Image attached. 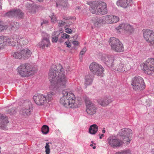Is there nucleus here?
Segmentation results:
<instances>
[{
	"label": "nucleus",
	"mask_w": 154,
	"mask_h": 154,
	"mask_svg": "<svg viewBox=\"0 0 154 154\" xmlns=\"http://www.w3.org/2000/svg\"><path fill=\"white\" fill-rule=\"evenodd\" d=\"M62 94L63 96L60 100V104L67 108H74L79 107L78 101L75 100V95L69 89L63 90Z\"/></svg>",
	"instance_id": "nucleus-1"
},
{
	"label": "nucleus",
	"mask_w": 154,
	"mask_h": 154,
	"mask_svg": "<svg viewBox=\"0 0 154 154\" xmlns=\"http://www.w3.org/2000/svg\"><path fill=\"white\" fill-rule=\"evenodd\" d=\"M87 4L90 6L89 10L93 14L101 15L107 12L106 4L102 1H91L87 2Z\"/></svg>",
	"instance_id": "nucleus-2"
},
{
	"label": "nucleus",
	"mask_w": 154,
	"mask_h": 154,
	"mask_svg": "<svg viewBox=\"0 0 154 154\" xmlns=\"http://www.w3.org/2000/svg\"><path fill=\"white\" fill-rule=\"evenodd\" d=\"M58 67H59L60 69L57 72L58 74L57 79L54 85L53 86L54 88L52 89H51L57 91H59L61 88L65 87L66 86L68 79L65 74V72L62 66L59 65Z\"/></svg>",
	"instance_id": "nucleus-3"
},
{
	"label": "nucleus",
	"mask_w": 154,
	"mask_h": 154,
	"mask_svg": "<svg viewBox=\"0 0 154 154\" xmlns=\"http://www.w3.org/2000/svg\"><path fill=\"white\" fill-rule=\"evenodd\" d=\"M17 72L21 76L32 75L35 72L32 66L29 63H21L17 69Z\"/></svg>",
	"instance_id": "nucleus-4"
},
{
	"label": "nucleus",
	"mask_w": 154,
	"mask_h": 154,
	"mask_svg": "<svg viewBox=\"0 0 154 154\" xmlns=\"http://www.w3.org/2000/svg\"><path fill=\"white\" fill-rule=\"evenodd\" d=\"M54 94V93L51 92L48 93L46 96L42 94H39L34 96L33 99L37 104L38 105H43L44 103L51 100Z\"/></svg>",
	"instance_id": "nucleus-5"
},
{
	"label": "nucleus",
	"mask_w": 154,
	"mask_h": 154,
	"mask_svg": "<svg viewBox=\"0 0 154 154\" xmlns=\"http://www.w3.org/2000/svg\"><path fill=\"white\" fill-rule=\"evenodd\" d=\"M141 68L145 73L148 75L152 74L154 72V59H148L142 63Z\"/></svg>",
	"instance_id": "nucleus-6"
},
{
	"label": "nucleus",
	"mask_w": 154,
	"mask_h": 154,
	"mask_svg": "<svg viewBox=\"0 0 154 154\" xmlns=\"http://www.w3.org/2000/svg\"><path fill=\"white\" fill-rule=\"evenodd\" d=\"M32 54L31 51L28 48L15 52L13 53V57L16 59L27 60L29 58Z\"/></svg>",
	"instance_id": "nucleus-7"
},
{
	"label": "nucleus",
	"mask_w": 154,
	"mask_h": 154,
	"mask_svg": "<svg viewBox=\"0 0 154 154\" xmlns=\"http://www.w3.org/2000/svg\"><path fill=\"white\" fill-rule=\"evenodd\" d=\"M131 85L133 89L135 90H142L145 87L143 79L140 76L137 75L132 78Z\"/></svg>",
	"instance_id": "nucleus-8"
},
{
	"label": "nucleus",
	"mask_w": 154,
	"mask_h": 154,
	"mask_svg": "<svg viewBox=\"0 0 154 154\" xmlns=\"http://www.w3.org/2000/svg\"><path fill=\"white\" fill-rule=\"evenodd\" d=\"M110 44L111 49L118 52H122L124 51V48L122 44L117 38L112 37L110 38Z\"/></svg>",
	"instance_id": "nucleus-9"
},
{
	"label": "nucleus",
	"mask_w": 154,
	"mask_h": 154,
	"mask_svg": "<svg viewBox=\"0 0 154 154\" xmlns=\"http://www.w3.org/2000/svg\"><path fill=\"white\" fill-rule=\"evenodd\" d=\"M59 65L56 66L55 65L52 66L49 71L48 74V78L51 82V85L49 86V88L51 89H52L54 88L53 86L54 85L55 83L56 82L57 78L56 76L58 70L60 69L59 67H58Z\"/></svg>",
	"instance_id": "nucleus-10"
},
{
	"label": "nucleus",
	"mask_w": 154,
	"mask_h": 154,
	"mask_svg": "<svg viewBox=\"0 0 154 154\" xmlns=\"http://www.w3.org/2000/svg\"><path fill=\"white\" fill-rule=\"evenodd\" d=\"M132 131L130 129L128 128L122 129L119 132V135L123 139L124 142L126 144H129L131 141V134Z\"/></svg>",
	"instance_id": "nucleus-11"
},
{
	"label": "nucleus",
	"mask_w": 154,
	"mask_h": 154,
	"mask_svg": "<svg viewBox=\"0 0 154 154\" xmlns=\"http://www.w3.org/2000/svg\"><path fill=\"white\" fill-rule=\"evenodd\" d=\"M107 142L108 145L113 148L119 147L122 146L123 143L122 140L112 135L108 137Z\"/></svg>",
	"instance_id": "nucleus-12"
},
{
	"label": "nucleus",
	"mask_w": 154,
	"mask_h": 154,
	"mask_svg": "<svg viewBox=\"0 0 154 154\" xmlns=\"http://www.w3.org/2000/svg\"><path fill=\"white\" fill-rule=\"evenodd\" d=\"M90 70L97 75H100L103 72L104 68L102 66L95 62L92 63L90 66Z\"/></svg>",
	"instance_id": "nucleus-13"
},
{
	"label": "nucleus",
	"mask_w": 154,
	"mask_h": 154,
	"mask_svg": "<svg viewBox=\"0 0 154 154\" xmlns=\"http://www.w3.org/2000/svg\"><path fill=\"white\" fill-rule=\"evenodd\" d=\"M143 36L145 40L151 44L154 45V31L151 30L144 31Z\"/></svg>",
	"instance_id": "nucleus-14"
},
{
	"label": "nucleus",
	"mask_w": 154,
	"mask_h": 154,
	"mask_svg": "<svg viewBox=\"0 0 154 154\" xmlns=\"http://www.w3.org/2000/svg\"><path fill=\"white\" fill-rule=\"evenodd\" d=\"M85 102L87 106L86 111L87 113L90 115H93L96 112L97 108L95 105L90 101L88 98L85 99Z\"/></svg>",
	"instance_id": "nucleus-15"
},
{
	"label": "nucleus",
	"mask_w": 154,
	"mask_h": 154,
	"mask_svg": "<svg viewBox=\"0 0 154 154\" xmlns=\"http://www.w3.org/2000/svg\"><path fill=\"white\" fill-rule=\"evenodd\" d=\"M130 69L129 65L128 63L123 60H121L119 63L117 64L115 70L116 71L123 72L127 71Z\"/></svg>",
	"instance_id": "nucleus-16"
},
{
	"label": "nucleus",
	"mask_w": 154,
	"mask_h": 154,
	"mask_svg": "<svg viewBox=\"0 0 154 154\" xmlns=\"http://www.w3.org/2000/svg\"><path fill=\"white\" fill-rule=\"evenodd\" d=\"M23 15V14L19 9H13L7 12L5 14V16L13 17H18L22 18Z\"/></svg>",
	"instance_id": "nucleus-17"
},
{
	"label": "nucleus",
	"mask_w": 154,
	"mask_h": 154,
	"mask_svg": "<svg viewBox=\"0 0 154 154\" xmlns=\"http://www.w3.org/2000/svg\"><path fill=\"white\" fill-rule=\"evenodd\" d=\"M104 23L112 24L117 22L119 20L118 17L110 15L103 16Z\"/></svg>",
	"instance_id": "nucleus-18"
},
{
	"label": "nucleus",
	"mask_w": 154,
	"mask_h": 154,
	"mask_svg": "<svg viewBox=\"0 0 154 154\" xmlns=\"http://www.w3.org/2000/svg\"><path fill=\"white\" fill-rule=\"evenodd\" d=\"M45 37H43L42 40L38 44V46L39 48L42 49L45 48V47H48L50 45V42L49 40V35L47 33H45Z\"/></svg>",
	"instance_id": "nucleus-19"
},
{
	"label": "nucleus",
	"mask_w": 154,
	"mask_h": 154,
	"mask_svg": "<svg viewBox=\"0 0 154 154\" xmlns=\"http://www.w3.org/2000/svg\"><path fill=\"white\" fill-rule=\"evenodd\" d=\"M101 60L108 66L113 67V58L111 56L103 55L101 57Z\"/></svg>",
	"instance_id": "nucleus-20"
},
{
	"label": "nucleus",
	"mask_w": 154,
	"mask_h": 154,
	"mask_svg": "<svg viewBox=\"0 0 154 154\" xmlns=\"http://www.w3.org/2000/svg\"><path fill=\"white\" fill-rule=\"evenodd\" d=\"M56 6L60 10L63 8L64 9L66 8L69 6V5L67 0H57L56 3Z\"/></svg>",
	"instance_id": "nucleus-21"
},
{
	"label": "nucleus",
	"mask_w": 154,
	"mask_h": 154,
	"mask_svg": "<svg viewBox=\"0 0 154 154\" xmlns=\"http://www.w3.org/2000/svg\"><path fill=\"white\" fill-rule=\"evenodd\" d=\"M113 100L110 97H108L99 99L98 102V103L101 106H105L108 105Z\"/></svg>",
	"instance_id": "nucleus-22"
},
{
	"label": "nucleus",
	"mask_w": 154,
	"mask_h": 154,
	"mask_svg": "<svg viewBox=\"0 0 154 154\" xmlns=\"http://www.w3.org/2000/svg\"><path fill=\"white\" fill-rule=\"evenodd\" d=\"M8 118L2 114H0V128L5 129L6 125L8 123Z\"/></svg>",
	"instance_id": "nucleus-23"
},
{
	"label": "nucleus",
	"mask_w": 154,
	"mask_h": 154,
	"mask_svg": "<svg viewBox=\"0 0 154 154\" xmlns=\"http://www.w3.org/2000/svg\"><path fill=\"white\" fill-rule=\"evenodd\" d=\"M131 0H119L116 2V5L118 6H120L126 8L129 5Z\"/></svg>",
	"instance_id": "nucleus-24"
},
{
	"label": "nucleus",
	"mask_w": 154,
	"mask_h": 154,
	"mask_svg": "<svg viewBox=\"0 0 154 154\" xmlns=\"http://www.w3.org/2000/svg\"><path fill=\"white\" fill-rule=\"evenodd\" d=\"M124 30L126 33V35H129L134 32V28L133 26L128 23H125Z\"/></svg>",
	"instance_id": "nucleus-25"
},
{
	"label": "nucleus",
	"mask_w": 154,
	"mask_h": 154,
	"mask_svg": "<svg viewBox=\"0 0 154 154\" xmlns=\"http://www.w3.org/2000/svg\"><path fill=\"white\" fill-rule=\"evenodd\" d=\"M19 39V36L16 35H13L10 38V45L12 46H16L18 45L17 42Z\"/></svg>",
	"instance_id": "nucleus-26"
},
{
	"label": "nucleus",
	"mask_w": 154,
	"mask_h": 154,
	"mask_svg": "<svg viewBox=\"0 0 154 154\" xmlns=\"http://www.w3.org/2000/svg\"><path fill=\"white\" fill-rule=\"evenodd\" d=\"M103 17L101 18H96L93 21V23L95 26L100 27L102 24L104 23Z\"/></svg>",
	"instance_id": "nucleus-27"
},
{
	"label": "nucleus",
	"mask_w": 154,
	"mask_h": 154,
	"mask_svg": "<svg viewBox=\"0 0 154 154\" xmlns=\"http://www.w3.org/2000/svg\"><path fill=\"white\" fill-rule=\"evenodd\" d=\"M18 44H19L20 46L27 44L28 43V40L26 37L19 36L18 41L17 42Z\"/></svg>",
	"instance_id": "nucleus-28"
},
{
	"label": "nucleus",
	"mask_w": 154,
	"mask_h": 154,
	"mask_svg": "<svg viewBox=\"0 0 154 154\" xmlns=\"http://www.w3.org/2000/svg\"><path fill=\"white\" fill-rule=\"evenodd\" d=\"M1 38H2L3 48H4V46H5L10 45V44H11V43L10 42V38L6 36H1Z\"/></svg>",
	"instance_id": "nucleus-29"
},
{
	"label": "nucleus",
	"mask_w": 154,
	"mask_h": 154,
	"mask_svg": "<svg viewBox=\"0 0 154 154\" xmlns=\"http://www.w3.org/2000/svg\"><path fill=\"white\" fill-rule=\"evenodd\" d=\"M85 84L86 85H91L93 82L92 77L89 74L85 76Z\"/></svg>",
	"instance_id": "nucleus-30"
},
{
	"label": "nucleus",
	"mask_w": 154,
	"mask_h": 154,
	"mask_svg": "<svg viewBox=\"0 0 154 154\" xmlns=\"http://www.w3.org/2000/svg\"><path fill=\"white\" fill-rule=\"evenodd\" d=\"M60 33V31H57L53 32L52 35V41L53 42H56L58 39V36Z\"/></svg>",
	"instance_id": "nucleus-31"
},
{
	"label": "nucleus",
	"mask_w": 154,
	"mask_h": 154,
	"mask_svg": "<svg viewBox=\"0 0 154 154\" xmlns=\"http://www.w3.org/2000/svg\"><path fill=\"white\" fill-rule=\"evenodd\" d=\"M98 127L97 125L94 124L91 125L89 128V132L91 134H95L98 130Z\"/></svg>",
	"instance_id": "nucleus-32"
},
{
	"label": "nucleus",
	"mask_w": 154,
	"mask_h": 154,
	"mask_svg": "<svg viewBox=\"0 0 154 154\" xmlns=\"http://www.w3.org/2000/svg\"><path fill=\"white\" fill-rule=\"evenodd\" d=\"M30 112L31 111L29 108L27 109H22L21 111H20V113L22 115H23L24 116H26L29 115L30 113Z\"/></svg>",
	"instance_id": "nucleus-33"
},
{
	"label": "nucleus",
	"mask_w": 154,
	"mask_h": 154,
	"mask_svg": "<svg viewBox=\"0 0 154 154\" xmlns=\"http://www.w3.org/2000/svg\"><path fill=\"white\" fill-rule=\"evenodd\" d=\"M10 24L12 28L17 29L20 26V25L19 23L17 22H11L10 23Z\"/></svg>",
	"instance_id": "nucleus-34"
},
{
	"label": "nucleus",
	"mask_w": 154,
	"mask_h": 154,
	"mask_svg": "<svg viewBox=\"0 0 154 154\" xmlns=\"http://www.w3.org/2000/svg\"><path fill=\"white\" fill-rule=\"evenodd\" d=\"M49 131V127L46 125H44L42 128V132L44 134H47L48 132Z\"/></svg>",
	"instance_id": "nucleus-35"
},
{
	"label": "nucleus",
	"mask_w": 154,
	"mask_h": 154,
	"mask_svg": "<svg viewBox=\"0 0 154 154\" xmlns=\"http://www.w3.org/2000/svg\"><path fill=\"white\" fill-rule=\"evenodd\" d=\"M124 26L125 23L120 24L118 26H116L115 29L118 31L122 29L124 30Z\"/></svg>",
	"instance_id": "nucleus-36"
},
{
	"label": "nucleus",
	"mask_w": 154,
	"mask_h": 154,
	"mask_svg": "<svg viewBox=\"0 0 154 154\" xmlns=\"http://www.w3.org/2000/svg\"><path fill=\"white\" fill-rule=\"evenodd\" d=\"M130 150L129 149H128L116 152L115 154H130Z\"/></svg>",
	"instance_id": "nucleus-37"
},
{
	"label": "nucleus",
	"mask_w": 154,
	"mask_h": 154,
	"mask_svg": "<svg viewBox=\"0 0 154 154\" xmlns=\"http://www.w3.org/2000/svg\"><path fill=\"white\" fill-rule=\"evenodd\" d=\"M63 18L65 20H75L76 19V18L74 17H69L67 16L66 15H63Z\"/></svg>",
	"instance_id": "nucleus-38"
},
{
	"label": "nucleus",
	"mask_w": 154,
	"mask_h": 154,
	"mask_svg": "<svg viewBox=\"0 0 154 154\" xmlns=\"http://www.w3.org/2000/svg\"><path fill=\"white\" fill-rule=\"evenodd\" d=\"M50 17L51 19L52 22L54 23V22L56 21V18L54 14H51L50 16Z\"/></svg>",
	"instance_id": "nucleus-39"
},
{
	"label": "nucleus",
	"mask_w": 154,
	"mask_h": 154,
	"mask_svg": "<svg viewBox=\"0 0 154 154\" xmlns=\"http://www.w3.org/2000/svg\"><path fill=\"white\" fill-rule=\"evenodd\" d=\"M16 112L14 108H12L9 110L8 113L11 115H12L14 114Z\"/></svg>",
	"instance_id": "nucleus-40"
},
{
	"label": "nucleus",
	"mask_w": 154,
	"mask_h": 154,
	"mask_svg": "<svg viewBox=\"0 0 154 154\" xmlns=\"http://www.w3.org/2000/svg\"><path fill=\"white\" fill-rule=\"evenodd\" d=\"M7 27L6 26H4L2 25V22L0 21V32L6 29Z\"/></svg>",
	"instance_id": "nucleus-41"
},
{
	"label": "nucleus",
	"mask_w": 154,
	"mask_h": 154,
	"mask_svg": "<svg viewBox=\"0 0 154 154\" xmlns=\"http://www.w3.org/2000/svg\"><path fill=\"white\" fill-rule=\"evenodd\" d=\"M86 48L85 47H84L80 52V55H84L85 54V52L86 51Z\"/></svg>",
	"instance_id": "nucleus-42"
},
{
	"label": "nucleus",
	"mask_w": 154,
	"mask_h": 154,
	"mask_svg": "<svg viewBox=\"0 0 154 154\" xmlns=\"http://www.w3.org/2000/svg\"><path fill=\"white\" fill-rule=\"evenodd\" d=\"M28 12L31 14L35 13V12L34 8L32 7L30 8L28 10Z\"/></svg>",
	"instance_id": "nucleus-43"
},
{
	"label": "nucleus",
	"mask_w": 154,
	"mask_h": 154,
	"mask_svg": "<svg viewBox=\"0 0 154 154\" xmlns=\"http://www.w3.org/2000/svg\"><path fill=\"white\" fill-rule=\"evenodd\" d=\"M69 35L66 33H63L61 35V38L63 39L68 38L69 37Z\"/></svg>",
	"instance_id": "nucleus-44"
},
{
	"label": "nucleus",
	"mask_w": 154,
	"mask_h": 154,
	"mask_svg": "<svg viewBox=\"0 0 154 154\" xmlns=\"http://www.w3.org/2000/svg\"><path fill=\"white\" fill-rule=\"evenodd\" d=\"M72 31V29L69 28H66L65 29V32L69 34H71Z\"/></svg>",
	"instance_id": "nucleus-45"
},
{
	"label": "nucleus",
	"mask_w": 154,
	"mask_h": 154,
	"mask_svg": "<svg viewBox=\"0 0 154 154\" xmlns=\"http://www.w3.org/2000/svg\"><path fill=\"white\" fill-rule=\"evenodd\" d=\"M57 23L59 24V26H63L64 25L65 22L62 20L58 21Z\"/></svg>",
	"instance_id": "nucleus-46"
},
{
	"label": "nucleus",
	"mask_w": 154,
	"mask_h": 154,
	"mask_svg": "<svg viewBox=\"0 0 154 154\" xmlns=\"http://www.w3.org/2000/svg\"><path fill=\"white\" fill-rule=\"evenodd\" d=\"M65 44L66 46V47L68 48H70L71 46V44L69 42H65Z\"/></svg>",
	"instance_id": "nucleus-47"
},
{
	"label": "nucleus",
	"mask_w": 154,
	"mask_h": 154,
	"mask_svg": "<svg viewBox=\"0 0 154 154\" xmlns=\"http://www.w3.org/2000/svg\"><path fill=\"white\" fill-rule=\"evenodd\" d=\"M72 43L75 46H77L79 44V42L77 41H73Z\"/></svg>",
	"instance_id": "nucleus-48"
},
{
	"label": "nucleus",
	"mask_w": 154,
	"mask_h": 154,
	"mask_svg": "<svg viewBox=\"0 0 154 154\" xmlns=\"http://www.w3.org/2000/svg\"><path fill=\"white\" fill-rule=\"evenodd\" d=\"M2 40V38L0 36V49L3 48Z\"/></svg>",
	"instance_id": "nucleus-49"
},
{
	"label": "nucleus",
	"mask_w": 154,
	"mask_h": 154,
	"mask_svg": "<svg viewBox=\"0 0 154 154\" xmlns=\"http://www.w3.org/2000/svg\"><path fill=\"white\" fill-rule=\"evenodd\" d=\"M48 22V20H44L43 22L41 23V26H42L43 24L47 23Z\"/></svg>",
	"instance_id": "nucleus-50"
},
{
	"label": "nucleus",
	"mask_w": 154,
	"mask_h": 154,
	"mask_svg": "<svg viewBox=\"0 0 154 154\" xmlns=\"http://www.w3.org/2000/svg\"><path fill=\"white\" fill-rule=\"evenodd\" d=\"M149 101V102H150V103L149 104H146V105H147V106H150L151 105V103L152 102V101H150V100H148L147 101H146V102L147 103V102H148Z\"/></svg>",
	"instance_id": "nucleus-51"
},
{
	"label": "nucleus",
	"mask_w": 154,
	"mask_h": 154,
	"mask_svg": "<svg viewBox=\"0 0 154 154\" xmlns=\"http://www.w3.org/2000/svg\"><path fill=\"white\" fill-rule=\"evenodd\" d=\"M82 59H83L82 55H79V59H80V61H82Z\"/></svg>",
	"instance_id": "nucleus-52"
},
{
	"label": "nucleus",
	"mask_w": 154,
	"mask_h": 154,
	"mask_svg": "<svg viewBox=\"0 0 154 154\" xmlns=\"http://www.w3.org/2000/svg\"><path fill=\"white\" fill-rule=\"evenodd\" d=\"M81 7L80 6H77L76 8V10H81Z\"/></svg>",
	"instance_id": "nucleus-53"
},
{
	"label": "nucleus",
	"mask_w": 154,
	"mask_h": 154,
	"mask_svg": "<svg viewBox=\"0 0 154 154\" xmlns=\"http://www.w3.org/2000/svg\"><path fill=\"white\" fill-rule=\"evenodd\" d=\"M104 136V135L103 134H102L100 135V138L101 139L102 137H103Z\"/></svg>",
	"instance_id": "nucleus-54"
},
{
	"label": "nucleus",
	"mask_w": 154,
	"mask_h": 154,
	"mask_svg": "<svg viewBox=\"0 0 154 154\" xmlns=\"http://www.w3.org/2000/svg\"><path fill=\"white\" fill-rule=\"evenodd\" d=\"M69 67L68 66L67 67V69L66 70V71L67 72H69Z\"/></svg>",
	"instance_id": "nucleus-55"
},
{
	"label": "nucleus",
	"mask_w": 154,
	"mask_h": 154,
	"mask_svg": "<svg viewBox=\"0 0 154 154\" xmlns=\"http://www.w3.org/2000/svg\"><path fill=\"white\" fill-rule=\"evenodd\" d=\"M105 132H106V131L105 130V128H103V129L102 131V132L104 134L105 133Z\"/></svg>",
	"instance_id": "nucleus-56"
},
{
	"label": "nucleus",
	"mask_w": 154,
	"mask_h": 154,
	"mask_svg": "<svg viewBox=\"0 0 154 154\" xmlns=\"http://www.w3.org/2000/svg\"><path fill=\"white\" fill-rule=\"evenodd\" d=\"M2 9V5L1 3H0V10H1Z\"/></svg>",
	"instance_id": "nucleus-57"
},
{
	"label": "nucleus",
	"mask_w": 154,
	"mask_h": 154,
	"mask_svg": "<svg viewBox=\"0 0 154 154\" xmlns=\"http://www.w3.org/2000/svg\"><path fill=\"white\" fill-rule=\"evenodd\" d=\"M152 154H154V148L152 149Z\"/></svg>",
	"instance_id": "nucleus-58"
},
{
	"label": "nucleus",
	"mask_w": 154,
	"mask_h": 154,
	"mask_svg": "<svg viewBox=\"0 0 154 154\" xmlns=\"http://www.w3.org/2000/svg\"><path fill=\"white\" fill-rule=\"evenodd\" d=\"M96 147L95 146H94L93 147V149H94L96 148Z\"/></svg>",
	"instance_id": "nucleus-59"
},
{
	"label": "nucleus",
	"mask_w": 154,
	"mask_h": 154,
	"mask_svg": "<svg viewBox=\"0 0 154 154\" xmlns=\"http://www.w3.org/2000/svg\"><path fill=\"white\" fill-rule=\"evenodd\" d=\"M90 146H93V145L92 144H91L90 145Z\"/></svg>",
	"instance_id": "nucleus-60"
},
{
	"label": "nucleus",
	"mask_w": 154,
	"mask_h": 154,
	"mask_svg": "<svg viewBox=\"0 0 154 154\" xmlns=\"http://www.w3.org/2000/svg\"><path fill=\"white\" fill-rule=\"evenodd\" d=\"M38 1H40V2H41V1H43V0H38Z\"/></svg>",
	"instance_id": "nucleus-61"
},
{
	"label": "nucleus",
	"mask_w": 154,
	"mask_h": 154,
	"mask_svg": "<svg viewBox=\"0 0 154 154\" xmlns=\"http://www.w3.org/2000/svg\"><path fill=\"white\" fill-rule=\"evenodd\" d=\"M59 42H62V41H61L60 40H59Z\"/></svg>",
	"instance_id": "nucleus-62"
},
{
	"label": "nucleus",
	"mask_w": 154,
	"mask_h": 154,
	"mask_svg": "<svg viewBox=\"0 0 154 154\" xmlns=\"http://www.w3.org/2000/svg\"><path fill=\"white\" fill-rule=\"evenodd\" d=\"M71 24V23H70L69 24V25H70Z\"/></svg>",
	"instance_id": "nucleus-63"
}]
</instances>
